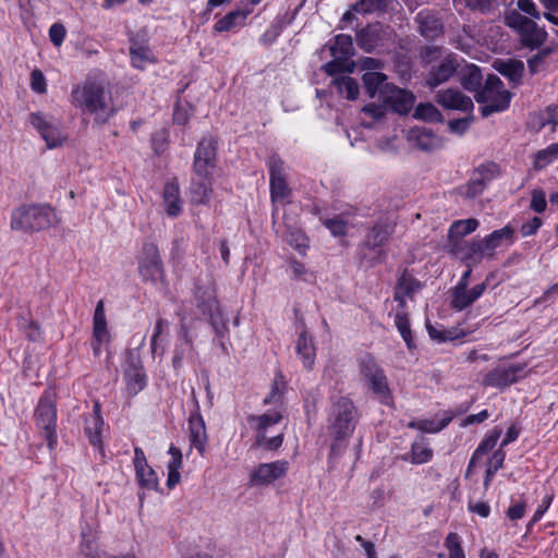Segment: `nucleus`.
I'll return each instance as SVG.
<instances>
[{"instance_id": "nucleus-61", "label": "nucleus", "mask_w": 558, "mask_h": 558, "mask_svg": "<svg viewBox=\"0 0 558 558\" xmlns=\"http://www.w3.org/2000/svg\"><path fill=\"white\" fill-rule=\"evenodd\" d=\"M31 87L34 92L43 94L46 92V78L39 70H34L31 74Z\"/></svg>"}, {"instance_id": "nucleus-53", "label": "nucleus", "mask_w": 558, "mask_h": 558, "mask_svg": "<svg viewBox=\"0 0 558 558\" xmlns=\"http://www.w3.org/2000/svg\"><path fill=\"white\" fill-rule=\"evenodd\" d=\"M323 225L331 232L333 236L344 235L348 231V222L340 217L325 219L323 220Z\"/></svg>"}, {"instance_id": "nucleus-57", "label": "nucleus", "mask_w": 558, "mask_h": 558, "mask_svg": "<svg viewBox=\"0 0 558 558\" xmlns=\"http://www.w3.org/2000/svg\"><path fill=\"white\" fill-rule=\"evenodd\" d=\"M465 5L473 10L478 11L483 14L490 13L494 11L496 1L495 0H465Z\"/></svg>"}, {"instance_id": "nucleus-19", "label": "nucleus", "mask_w": 558, "mask_h": 558, "mask_svg": "<svg viewBox=\"0 0 558 558\" xmlns=\"http://www.w3.org/2000/svg\"><path fill=\"white\" fill-rule=\"evenodd\" d=\"M436 101L441 107L450 110L468 112L473 109L472 99L454 88L439 90L436 95Z\"/></svg>"}, {"instance_id": "nucleus-46", "label": "nucleus", "mask_w": 558, "mask_h": 558, "mask_svg": "<svg viewBox=\"0 0 558 558\" xmlns=\"http://www.w3.org/2000/svg\"><path fill=\"white\" fill-rule=\"evenodd\" d=\"M136 477L142 487L147 489H157L158 477L156 472L149 466H143V470L135 469Z\"/></svg>"}, {"instance_id": "nucleus-28", "label": "nucleus", "mask_w": 558, "mask_h": 558, "mask_svg": "<svg viewBox=\"0 0 558 558\" xmlns=\"http://www.w3.org/2000/svg\"><path fill=\"white\" fill-rule=\"evenodd\" d=\"M253 12L252 8L233 10L216 22L214 29L218 33L229 32L238 26H243L247 16Z\"/></svg>"}, {"instance_id": "nucleus-33", "label": "nucleus", "mask_w": 558, "mask_h": 558, "mask_svg": "<svg viewBox=\"0 0 558 558\" xmlns=\"http://www.w3.org/2000/svg\"><path fill=\"white\" fill-rule=\"evenodd\" d=\"M478 227V221L474 218L454 221L448 232L449 248L456 241H463L462 239L472 233Z\"/></svg>"}, {"instance_id": "nucleus-30", "label": "nucleus", "mask_w": 558, "mask_h": 558, "mask_svg": "<svg viewBox=\"0 0 558 558\" xmlns=\"http://www.w3.org/2000/svg\"><path fill=\"white\" fill-rule=\"evenodd\" d=\"M494 68L514 85L520 84L524 72V63L522 61L515 59L498 60L495 61Z\"/></svg>"}, {"instance_id": "nucleus-29", "label": "nucleus", "mask_w": 558, "mask_h": 558, "mask_svg": "<svg viewBox=\"0 0 558 558\" xmlns=\"http://www.w3.org/2000/svg\"><path fill=\"white\" fill-rule=\"evenodd\" d=\"M163 203L168 216L177 217L180 215L182 211V203L178 182L170 181L165 184Z\"/></svg>"}, {"instance_id": "nucleus-36", "label": "nucleus", "mask_w": 558, "mask_h": 558, "mask_svg": "<svg viewBox=\"0 0 558 558\" xmlns=\"http://www.w3.org/2000/svg\"><path fill=\"white\" fill-rule=\"evenodd\" d=\"M395 326L400 332L402 339L407 343L409 349L414 348V341L410 328V319L409 313L407 312V307L397 306V312L395 315Z\"/></svg>"}, {"instance_id": "nucleus-16", "label": "nucleus", "mask_w": 558, "mask_h": 558, "mask_svg": "<svg viewBox=\"0 0 558 558\" xmlns=\"http://www.w3.org/2000/svg\"><path fill=\"white\" fill-rule=\"evenodd\" d=\"M289 470V462L277 460L269 463H262L251 474V481L256 485H269L286 476Z\"/></svg>"}, {"instance_id": "nucleus-34", "label": "nucleus", "mask_w": 558, "mask_h": 558, "mask_svg": "<svg viewBox=\"0 0 558 558\" xmlns=\"http://www.w3.org/2000/svg\"><path fill=\"white\" fill-rule=\"evenodd\" d=\"M168 452L171 456V459L167 464V487L169 489H172L180 482L181 478L179 470L182 466V452L179 448L174 447L173 445L170 446Z\"/></svg>"}, {"instance_id": "nucleus-54", "label": "nucleus", "mask_w": 558, "mask_h": 558, "mask_svg": "<svg viewBox=\"0 0 558 558\" xmlns=\"http://www.w3.org/2000/svg\"><path fill=\"white\" fill-rule=\"evenodd\" d=\"M287 242L295 250L303 253L308 246V240L304 233L299 230H292L286 235Z\"/></svg>"}, {"instance_id": "nucleus-11", "label": "nucleus", "mask_w": 558, "mask_h": 558, "mask_svg": "<svg viewBox=\"0 0 558 558\" xmlns=\"http://www.w3.org/2000/svg\"><path fill=\"white\" fill-rule=\"evenodd\" d=\"M140 274L146 281L157 283L163 280V268L158 247L154 243H145L140 257Z\"/></svg>"}, {"instance_id": "nucleus-20", "label": "nucleus", "mask_w": 558, "mask_h": 558, "mask_svg": "<svg viewBox=\"0 0 558 558\" xmlns=\"http://www.w3.org/2000/svg\"><path fill=\"white\" fill-rule=\"evenodd\" d=\"M422 288L421 282L415 279L408 270H403L397 280L395 287L393 300L399 307H407V298L413 299V295Z\"/></svg>"}, {"instance_id": "nucleus-12", "label": "nucleus", "mask_w": 558, "mask_h": 558, "mask_svg": "<svg viewBox=\"0 0 558 558\" xmlns=\"http://www.w3.org/2000/svg\"><path fill=\"white\" fill-rule=\"evenodd\" d=\"M392 31L380 23L368 24L356 33V43L366 52L384 47L390 39Z\"/></svg>"}, {"instance_id": "nucleus-59", "label": "nucleus", "mask_w": 558, "mask_h": 558, "mask_svg": "<svg viewBox=\"0 0 558 558\" xmlns=\"http://www.w3.org/2000/svg\"><path fill=\"white\" fill-rule=\"evenodd\" d=\"M167 327H168V322L166 319L159 317L156 322V326L154 328V332H153L151 339H150V349H151L153 354H155L157 352L159 338L163 333V331L166 330Z\"/></svg>"}, {"instance_id": "nucleus-8", "label": "nucleus", "mask_w": 558, "mask_h": 558, "mask_svg": "<svg viewBox=\"0 0 558 558\" xmlns=\"http://www.w3.org/2000/svg\"><path fill=\"white\" fill-rule=\"evenodd\" d=\"M35 421L37 427L43 432L44 437L48 441V447L53 448L57 442L56 423L57 410L50 393H45L36 408Z\"/></svg>"}, {"instance_id": "nucleus-58", "label": "nucleus", "mask_w": 558, "mask_h": 558, "mask_svg": "<svg viewBox=\"0 0 558 558\" xmlns=\"http://www.w3.org/2000/svg\"><path fill=\"white\" fill-rule=\"evenodd\" d=\"M290 267L293 274V277L296 279H302L304 281H312L315 277L314 275L306 269L304 264L298 260H291Z\"/></svg>"}, {"instance_id": "nucleus-1", "label": "nucleus", "mask_w": 558, "mask_h": 558, "mask_svg": "<svg viewBox=\"0 0 558 558\" xmlns=\"http://www.w3.org/2000/svg\"><path fill=\"white\" fill-rule=\"evenodd\" d=\"M71 96L73 105L94 116L99 124L107 122L114 113L110 92L102 82L86 80L73 88Z\"/></svg>"}, {"instance_id": "nucleus-38", "label": "nucleus", "mask_w": 558, "mask_h": 558, "mask_svg": "<svg viewBox=\"0 0 558 558\" xmlns=\"http://www.w3.org/2000/svg\"><path fill=\"white\" fill-rule=\"evenodd\" d=\"M180 340L182 343L175 348L172 359V365L174 368L181 367L186 351L190 352L193 349V339L184 325L181 326Z\"/></svg>"}, {"instance_id": "nucleus-45", "label": "nucleus", "mask_w": 558, "mask_h": 558, "mask_svg": "<svg viewBox=\"0 0 558 558\" xmlns=\"http://www.w3.org/2000/svg\"><path fill=\"white\" fill-rule=\"evenodd\" d=\"M389 0H359L352 5L353 11L361 14L385 11L388 9Z\"/></svg>"}, {"instance_id": "nucleus-51", "label": "nucleus", "mask_w": 558, "mask_h": 558, "mask_svg": "<svg viewBox=\"0 0 558 558\" xmlns=\"http://www.w3.org/2000/svg\"><path fill=\"white\" fill-rule=\"evenodd\" d=\"M418 19H420V23H421V26H420L421 33L425 37L433 38L441 32V25L438 22V20H436L434 17H429V16L424 17L422 14H418Z\"/></svg>"}, {"instance_id": "nucleus-22", "label": "nucleus", "mask_w": 558, "mask_h": 558, "mask_svg": "<svg viewBox=\"0 0 558 558\" xmlns=\"http://www.w3.org/2000/svg\"><path fill=\"white\" fill-rule=\"evenodd\" d=\"M515 241L514 230L510 226L493 231L490 234L482 239L487 258H493L496 248L502 244L511 245Z\"/></svg>"}, {"instance_id": "nucleus-6", "label": "nucleus", "mask_w": 558, "mask_h": 558, "mask_svg": "<svg viewBox=\"0 0 558 558\" xmlns=\"http://www.w3.org/2000/svg\"><path fill=\"white\" fill-rule=\"evenodd\" d=\"M359 373L362 383L374 395L381 400L389 398L390 390L385 372L371 354H364L359 359Z\"/></svg>"}, {"instance_id": "nucleus-49", "label": "nucleus", "mask_w": 558, "mask_h": 558, "mask_svg": "<svg viewBox=\"0 0 558 558\" xmlns=\"http://www.w3.org/2000/svg\"><path fill=\"white\" fill-rule=\"evenodd\" d=\"M414 117L428 122H437L441 120V113L432 104H420L415 109Z\"/></svg>"}, {"instance_id": "nucleus-26", "label": "nucleus", "mask_w": 558, "mask_h": 558, "mask_svg": "<svg viewBox=\"0 0 558 558\" xmlns=\"http://www.w3.org/2000/svg\"><path fill=\"white\" fill-rule=\"evenodd\" d=\"M393 229L395 227L391 223H376L368 230L363 243L364 247L372 251L381 247L388 242Z\"/></svg>"}, {"instance_id": "nucleus-3", "label": "nucleus", "mask_w": 558, "mask_h": 558, "mask_svg": "<svg viewBox=\"0 0 558 558\" xmlns=\"http://www.w3.org/2000/svg\"><path fill=\"white\" fill-rule=\"evenodd\" d=\"M357 421L359 412L350 398L342 396L332 402L329 433L337 441L350 437Z\"/></svg>"}, {"instance_id": "nucleus-42", "label": "nucleus", "mask_w": 558, "mask_h": 558, "mask_svg": "<svg viewBox=\"0 0 558 558\" xmlns=\"http://www.w3.org/2000/svg\"><path fill=\"white\" fill-rule=\"evenodd\" d=\"M333 84L337 86L338 92L344 95L348 99L354 100L359 96L357 82L350 76H340L333 80Z\"/></svg>"}, {"instance_id": "nucleus-4", "label": "nucleus", "mask_w": 558, "mask_h": 558, "mask_svg": "<svg viewBox=\"0 0 558 558\" xmlns=\"http://www.w3.org/2000/svg\"><path fill=\"white\" fill-rule=\"evenodd\" d=\"M504 20L505 24L520 36L522 45L530 49L539 48L547 39L548 35L544 28L517 10H507Z\"/></svg>"}, {"instance_id": "nucleus-60", "label": "nucleus", "mask_w": 558, "mask_h": 558, "mask_svg": "<svg viewBox=\"0 0 558 558\" xmlns=\"http://www.w3.org/2000/svg\"><path fill=\"white\" fill-rule=\"evenodd\" d=\"M126 376H128V386L134 392H137L145 387L144 375L138 369H134L133 372L128 373Z\"/></svg>"}, {"instance_id": "nucleus-62", "label": "nucleus", "mask_w": 558, "mask_h": 558, "mask_svg": "<svg viewBox=\"0 0 558 558\" xmlns=\"http://www.w3.org/2000/svg\"><path fill=\"white\" fill-rule=\"evenodd\" d=\"M49 37L54 46H60L65 37V28L60 23H54L49 28Z\"/></svg>"}, {"instance_id": "nucleus-23", "label": "nucleus", "mask_w": 558, "mask_h": 558, "mask_svg": "<svg viewBox=\"0 0 558 558\" xmlns=\"http://www.w3.org/2000/svg\"><path fill=\"white\" fill-rule=\"evenodd\" d=\"M301 331L296 340L295 350L298 356L302 360L305 369L310 371L313 368L316 359V349L314 345L313 338L307 335L304 324L300 320Z\"/></svg>"}, {"instance_id": "nucleus-40", "label": "nucleus", "mask_w": 558, "mask_h": 558, "mask_svg": "<svg viewBox=\"0 0 558 558\" xmlns=\"http://www.w3.org/2000/svg\"><path fill=\"white\" fill-rule=\"evenodd\" d=\"M331 54L336 58H348L353 54V40L350 35L339 34L330 48Z\"/></svg>"}, {"instance_id": "nucleus-56", "label": "nucleus", "mask_w": 558, "mask_h": 558, "mask_svg": "<svg viewBox=\"0 0 558 558\" xmlns=\"http://www.w3.org/2000/svg\"><path fill=\"white\" fill-rule=\"evenodd\" d=\"M518 12L525 13L527 17L532 20H539L542 14L537 9L535 2L533 0H517V9Z\"/></svg>"}, {"instance_id": "nucleus-2", "label": "nucleus", "mask_w": 558, "mask_h": 558, "mask_svg": "<svg viewBox=\"0 0 558 558\" xmlns=\"http://www.w3.org/2000/svg\"><path fill=\"white\" fill-rule=\"evenodd\" d=\"M54 218V210L49 206H21L12 213L11 228L23 232L39 231L52 226Z\"/></svg>"}, {"instance_id": "nucleus-18", "label": "nucleus", "mask_w": 558, "mask_h": 558, "mask_svg": "<svg viewBox=\"0 0 558 558\" xmlns=\"http://www.w3.org/2000/svg\"><path fill=\"white\" fill-rule=\"evenodd\" d=\"M450 252L458 255L468 266H475L487 257L482 240L456 241L451 244Z\"/></svg>"}, {"instance_id": "nucleus-15", "label": "nucleus", "mask_w": 558, "mask_h": 558, "mask_svg": "<svg viewBox=\"0 0 558 558\" xmlns=\"http://www.w3.org/2000/svg\"><path fill=\"white\" fill-rule=\"evenodd\" d=\"M379 100L393 111L402 114L408 113L414 104L412 93L401 89L393 84L381 89V98Z\"/></svg>"}, {"instance_id": "nucleus-37", "label": "nucleus", "mask_w": 558, "mask_h": 558, "mask_svg": "<svg viewBox=\"0 0 558 558\" xmlns=\"http://www.w3.org/2000/svg\"><path fill=\"white\" fill-rule=\"evenodd\" d=\"M434 456L433 449L428 446V444L421 439L418 441H414L411 447L410 452V461L413 464H423L432 460ZM404 460H409L408 457L403 458Z\"/></svg>"}, {"instance_id": "nucleus-24", "label": "nucleus", "mask_w": 558, "mask_h": 558, "mask_svg": "<svg viewBox=\"0 0 558 558\" xmlns=\"http://www.w3.org/2000/svg\"><path fill=\"white\" fill-rule=\"evenodd\" d=\"M489 278L490 275L487 276L484 282L476 284L470 291H468V288L461 291L453 289L451 306L457 311H462L473 304L485 292Z\"/></svg>"}, {"instance_id": "nucleus-39", "label": "nucleus", "mask_w": 558, "mask_h": 558, "mask_svg": "<svg viewBox=\"0 0 558 558\" xmlns=\"http://www.w3.org/2000/svg\"><path fill=\"white\" fill-rule=\"evenodd\" d=\"M558 159V143L551 144L545 149L538 150L534 155V169L535 170H543L548 165L553 163L555 160Z\"/></svg>"}, {"instance_id": "nucleus-13", "label": "nucleus", "mask_w": 558, "mask_h": 558, "mask_svg": "<svg viewBox=\"0 0 558 558\" xmlns=\"http://www.w3.org/2000/svg\"><path fill=\"white\" fill-rule=\"evenodd\" d=\"M524 368V364L498 365L486 374L482 384L504 389L523 378Z\"/></svg>"}, {"instance_id": "nucleus-27", "label": "nucleus", "mask_w": 558, "mask_h": 558, "mask_svg": "<svg viewBox=\"0 0 558 558\" xmlns=\"http://www.w3.org/2000/svg\"><path fill=\"white\" fill-rule=\"evenodd\" d=\"M190 440L191 445L203 454L207 442L205 422L199 413L190 417Z\"/></svg>"}, {"instance_id": "nucleus-52", "label": "nucleus", "mask_w": 558, "mask_h": 558, "mask_svg": "<svg viewBox=\"0 0 558 558\" xmlns=\"http://www.w3.org/2000/svg\"><path fill=\"white\" fill-rule=\"evenodd\" d=\"M445 546L448 549L449 558H465L460 537L457 533L450 532L447 535Z\"/></svg>"}, {"instance_id": "nucleus-35", "label": "nucleus", "mask_w": 558, "mask_h": 558, "mask_svg": "<svg viewBox=\"0 0 558 558\" xmlns=\"http://www.w3.org/2000/svg\"><path fill=\"white\" fill-rule=\"evenodd\" d=\"M211 193L213 189L209 178H199V180L192 181L190 187L192 203L206 204L208 203Z\"/></svg>"}, {"instance_id": "nucleus-25", "label": "nucleus", "mask_w": 558, "mask_h": 558, "mask_svg": "<svg viewBox=\"0 0 558 558\" xmlns=\"http://www.w3.org/2000/svg\"><path fill=\"white\" fill-rule=\"evenodd\" d=\"M282 420V413L280 410H276L270 413L262 415H251L247 417V422L256 429V442L262 445L265 440V435L269 427L278 424Z\"/></svg>"}, {"instance_id": "nucleus-44", "label": "nucleus", "mask_w": 558, "mask_h": 558, "mask_svg": "<svg viewBox=\"0 0 558 558\" xmlns=\"http://www.w3.org/2000/svg\"><path fill=\"white\" fill-rule=\"evenodd\" d=\"M131 61L136 69H144L146 63L153 62V53L148 47L133 46L130 48Z\"/></svg>"}, {"instance_id": "nucleus-64", "label": "nucleus", "mask_w": 558, "mask_h": 558, "mask_svg": "<svg viewBox=\"0 0 558 558\" xmlns=\"http://www.w3.org/2000/svg\"><path fill=\"white\" fill-rule=\"evenodd\" d=\"M549 52L550 51L548 49H544V50L539 51L537 54H535L534 57H532L527 61L530 71L532 73H536L538 71V69L542 65L544 59L549 54Z\"/></svg>"}, {"instance_id": "nucleus-14", "label": "nucleus", "mask_w": 558, "mask_h": 558, "mask_svg": "<svg viewBox=\"0 0 558 558\" xmlns=\"http://www.w3.org/2000/svg\"><path fill=\"white\" fill-rule=\"evenodd\" d=\"M270 175V195L272 202L282 201L290 195V189L284 177L283 161L277 155L268 159Z\"/></svg>"}, {"instance_id": "nucleus-9", "label": "nucleus", "mask_w": 558, "mask_h": 558, "mask_svg": "<svg viewBox=\"0 0 558 558\" xmlns=\"http://www.w3.org/2000/svg\"><path fill=\"white\" fill-rule=\"evenodd\" d=\"M29 123L39 132L50 149L61 146L68 138L60 123L52 118H47L43 113H32L29 116Z\"/></svg>"}, {"instance_id": "nucleus-17", "label": "nucleus", "mask_w": 558, "mask_h": 558, "mask_svg": "<svg viewBox=\"0 0 558 558\" xmlns=\"http://www.w3.org/2000/svg\"><path fill=\"white\" fill-rule=\"evenodd\" d=\"M496 165H482L472 174L469 182L460 187V194L465 198L472 199L481 195L486 187L487 182L494 178Z\"/></svg>"}, {"instance_id": "nucleus-32", "label": "nucleus", "mask_w": 558, "mask_h": 558, "mask_svg": "<svg viewBox=\"0 0 558 558\" xmlns=\"http://www.w3.org/2000/svg\"><path fill=\"white\" fill-rule=\"evenodd\" d=\"M364 87L371 98L378 96L381 98V89L385 86H389L390 83L386 82L387 76L381 72H365L363 77Z\"/></svg>"}, {"instance_id": "nucleus-31", "label": "nucleus", "mask_w": 558, "mask_h": 558, "mask_svg": "<svg viewBox=\"0 0 558 558\" xmlns=\"http://www.w3.org/2000/svg\"><path fill=\"white\" fill-rule=\"evenodd\" d=\"M104 425V420L100 415V404L95 402L93 412L88 414L85 420V433L89 441L94 446L100 444V433Z\"/></svg>"}, {"instance_id": "nucleus-7", "label": "nucleus", "mask_w": 558, "mask_h": 558, "mask_svg": "<svg viewBox=\"0 0 558 558\" xmlns=\"http://www.w3.org/2000/svg\"><path fill=\"white\" fill-rule=\"evenodd\" d=\"M440 53L438 48H432L426 51V59L434 64L432 65L428 75L426 77V85L430 88H435L446 82H448L458 71L460 66L459 59L453 53H448L444 57L438 58Z\"/></svg>"}, {"instance_id": "nucleus-5", "label": "nucleus", "mask_w": 558, "mask_h": 558, "mask_svg": "<svg viewBox=\"0 0 558 558\" xmlns=\"http://www.w3.org/2000/svg\"><path fill=\"white\" fill-rule=\"evenodd\" d=\"M475 99L483 104L482 116L488 117L509 107L511 93L504 88V83L498 76L490 74L487 76L484 87L475 95Z\"/></svg>"}, {"instance_id": "nucleus-43", "label": "nucleus", "mask_w": 558, "mask_h": 558, "mask_svg": "<svg viewBox=\"0 0 558 558\" xmlns=\"http://www.w3.org/2000/svg\"><path fill=\"white\" fill-rule=\"evenodd\" d=\"M284 387L286 383L283 376L278 373L274 378L269 395L264 399V403L274 404L275 407L281 405Z\"/></svg>"}, {"instance_id": "nucleus-63", "label": "nucleus", "mask_w": 558, "mask_h": 558, "mask_svg": "<svg viewBox=\"0 0 558 558\" xmlns=\"http://www.w3.org/2000/svg\"><path fill=\"white\" fill-rule=\"evenodd\" d=\"M543 221L538 217H533L530 221L523 223L520 228L522 236H530L537 232Z\"/></svg>"}, {"instance_id": "nucleus-10", "label": "nucleus", "mask_w": 558, "mask_h": 558, "mask_svg": "<svg viewBox=\"0 0 558 558\" xmlns=\"http://www.w3.org/2000/svg\"><path fill=\"white\" fill-rule=\"evenodd\" d=\"M217 142L213 137H204L194 154L193 169L198 178L208 179L216 167Z\"/></svg>"}, {"instance_id": "nucleus-21", "label": "nucleus", "mask_w": 558, "mask_h": 558, "mask_svg": "<svg viewBox=\"0 0 558 558\" xmlns=\"http://www.w3.org/2000/svg\"><path fill=\"white\" fill-rule=\"evenodd\" d=\"M93 350L96 355L100 353V348L104 342L109 340V331L107 328V319L105 314V303L102 300L98 301L94 318H93Z\"/></svg>"}, {"instance_id": "nucleus-41", "label": "nucleus", "mask_w": 558, "mask_h": 558, "mask_svg": "<svg viewBox=\"0 0 558 558\" xmlns=\"http://www.w3.org/2000/svg\"><path fill=\"white\" fill-rule=\"evenodd\" d=\"M411 136L414 140L416 147L421 150H432L437 145V140L429 130L414 129L411 132Z\"/></svg>"}, {"instance_id": "nucleus-48", "label": "nucleus", "mask_w": 558, "mask_h": 558, "mask_svg": "<svg viewBox=\"0 0 558 558\" xmlns=\"http://www.w3.org/2000/svg\"><path fill=\"white\" fill-rule=\"evenodd\" d=\"M481 71L476 65L468 66L466 72L461 78V84L468 90H476L481 85Z\"/></svg>"}, {"instance_id": "nucleus-50", "label": "nucleus", "mask_w": 558, "mask_h": 558, "mask_svg": "<svg viewBox=\"0 0 558 558\" xmlns=\"http://www.w3.org/2000/svg\"><path fill=\"white\" fill-rule=\"evenodd\" d=\"M451 421V417H445L440 422H434V421H418V422H411L409 424L412 428H417L425 433H438L441 429H444Z\"/></svg>"}, {"instance_id": "nucleus-55", "label": "nucleus", "mask_w": 558, "mask_h": 558, "mask_svg": "<svg viewBox=\"0 0 558 558\" xmlns=\"http://www.w3.org/2000/svg\"><path fill=\"white\" fill-rule=\"evenodd\" d=\"M546 193L542 189H534L531 192V204L530 208L537 214H542L546 210Z\"/></svg>"}, {"instance_id": "nucleus-47", "label": "nucleus", "mask_w": 558, "mask_h": 558, "mask_svg": "<svg viewBox=\"0 0 558 558\" xmlns=\"http://www.w3.org/2000/svg\"><path fill=\"white\" fill-rule=\"evenodd\" d=\"M500 435H501V430H499V429H494L489 435H487L485 437V439L478 445V447L474 451L470 463L472 464L475 459H480L482 456L487 453L489 450L494 449Z\"/></svg>"}]
</instances>
